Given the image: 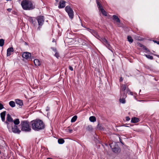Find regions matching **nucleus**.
I'll return each mask as SVG.
<instances>
[{
    "label": "nucleus",
    "mask_w": 159,
    "mask_h": 159,
    "mask_svg": "<svg viewBox=\"0 0 159 159\" xmlns=\"http://www.w3.org/2000/svg\"><path fill=\"white\" fill-rule=\"evenodd\" d=\"M89 120L91 122H94L96 121V118L94 116H91L90 117Z\"/></svg>",
    "instance_id": "obj_22"
},
{
    "label": "nucleus",
    "mask_w": 159,
    "mask_h": 159,
    "mask_svg": "<svg viewBox=\"0 0 159 159\" xmlns=\"http://www.w3.org/2000/svg\"><path fill=\"white\" fill-rule=\"evenodd\" d=\"M65 10L68 13L70 18L71 19H72L74 16V12L70 7L69 6H66L65 8Z\"/></svg>",
    "instance_id": "obj_5"
},
{
    "label": "nucleus",
    "mask_w": 159,
    "mask_h": 159,
    "mask_svg": "<svg viewBox=\"0 0 159 159\" xmlns=\"http://www.w3.org/2000/svg\"><path fill=\"white\" fill-rule=\"evenodd\" d=\"M67 130V131L69 132L70 133H72L73 131V129H70L69 127H68Z\"/></svg>",
    "instance_id": "obj_32"
},
{
    "label": "nucleus",
    "mask_w": 159,
    "mask_h": 159,
    "mask_svg": "<svg viewBox=\"0 0 159 159\" xmlns=\"http://www.w3.org/2000/svg\"><path fill=\"white\" fill-rule=\"evenodd\" d=\"M118 25V26H119V27H120V26H121L120 25H119H119Z\"/></svg>",
    "instance_id": "obj_47"
},
{
    "label": "nucleus",
    "mask_w": 159,
    "mask_h": 159,
    "mask_svg": "<svg viewBox=\"0 0 159 159\" xmlns=\"http://www.w3.org/2000/svg\"><path fill=\"white\" fill-rule=\"evenodd\" d=\"M36 20L38 21L39 25H42L44 22V17L42 16H39L36 17Z\"/></svg>",
    "instance_id": "obj_8"
},
{
    "label": "nucleus",
    "mask_w": 159,
    "mask_h": 159,
    "mask_svg": "<svg viewBox=\"0 0 159 159\" xmlns=\"http://www.w3.org/2000/svg\"><path fill=\"white\" fill-rule=\"evenodd\" d=\"M9 105L12 107H15L16 105L15 102L13 101H10L9 102Z\"/></svg>",
    "instance_id": "obj_21"
},
{
    "label": "nucleus",
    "mask_w": 159,
    "mask_h": 159,
    "mask_svg": "<svg viewBox=\"0 0 159 159\" xmlns=\"http://www.w3.org/2000/svg\"><path fill=\"white\" fill-rule=\"evenodd\" d=\"M88 128L89 129V130H91L92 129V127L91 126H89L88 127Z\"/></svg>",
    "instance_id": "obj_39"
},
{
    "label": "nucleus",
    "mask_w": 159,
    "mask_h": 159,
    "mask_svg": "<svg viewBox=\"0 0 159 159\" xmlns=\"http://www.w3.org/2000/svg\"><path fill=\"white\" fill-rule=\"evenodd\" d=\"M51 49H52V50L55 52H57V50L56 49L54 48H51Z\"/></svg>",
    "instance_id": "obj_35"
},
{
    "label": "nucleus",
    "mask_w": 159,
    "mask_h": 159,
    "mask_svg": "<svg viewBox=\"0 0 159 159\" xmlns=\"http://www.w3.org/2000/svg\"><path fill=\"white\" fill-rule=\"evenodd\" d=\"M1 153V151H0V154Z\"/></svg>",
    "instance_id": "obj_51"
},
{
    "label": "nucleus",
    "mask_w": 159,
    "mask_h": 159,
    "mask_svg": "<svg viewBox=\"0 0 159 159\" xmlns=\"http://www.w3.org/2000/svg\"><path fill=\"white\" fill-rule=\"evenodd\" d=\"M98 128L100 129H102L101 128V126L99 124L98 125Z\"/></svg>",
    "instance_id": "obj_37"
},
{
    "label": "nucleus",
    "mask_w": 159,
    "mask_h": 159,
    "mask_svg": "<svg viewBox=\"0 0 159 159\" xmlns=\"http://www.w3.org/2000/svg\"><path fill=\"white\" fill-rule=\"evenodd\" d=\"M127 39L128 41L130 43H131L133 42V40L132 38L130 36H128L127 37Z\"/></svg>",
    "instance_id": "obj_25"
},
{
    "label": "nucleus",
    "mask_w": 159,
    "mask_h": 159,
    "mask_svg": "<svg viewBox=\"0 0 159 159\" xmlns=\"http://www.w3.org/2000/svg\"><path fill=\"white\" fill-rule=\"evenodd\" d=\"M111 144H110V146L111 149H112V150L113 152L115 153H117L119 152H120V149L119 148L118 146H115L114 147L112 148V145Z\"/></svg>",
    "instance_id": "obj_10"
},
{
    "label": "nucleus",
    "mask_w": 159,
    "mask_h": 159,
    "mask_svg": "<svg viewBox=\"0 0 159 159\" xmlns=\"http://www.w3.org/2000/svg\"><path fill=\"white\" fill-rule=\"evenodd\" d=\"M15 102L17 104L19 105V106H21L23 105V103L21 100L16 99L15 100Z\"/></svg>",
    "instance_id": "obj_17"
},
{
    "label": "nucleus",
    "mask_w": 159,
    "mask_h": 159,
    "mask_svg": "<svg viewBox=\"0 0 159 159\" xmlns=\"http://www.w3.org/2000/svg\"><path fill=\"white\" fill-rule=\"evenodd\" d=\"M100 10L102 14L105 16H106L107 15V13L105 10L103 8H101V9H99Z\"/></svg>",
    "instance_id": "obj_23"
},
{
    "label": "nucleus",
    "mask_w": 159,
    "mask_h": 159,
    "mask_svg": "<svg viewBox=\"0 0 159 159\" xmlns=\"http://www.w3.org/2000/svg\"><path fill=\"white\" fill-rule=\"evenodd\" d=\"M31 122L32 129L35 131H39L45 127L44 124L41 120H34L31 121Z\"/></svg>",
    "instance_id": "obj_1"
},
{
    "label": "nucleus",
    "mask_w": 159,
    "mask_h": 159,
    "mask_svg": "<svg viewBox=\"0 0 159 159\" xmlns=\"http://www.w3.org/2000/svg\"><path fill=\"white\" fill-rule=\"evenodd\" d=\"M128 88H127L125 84H122L120 86V95L127 94L126 93H125V91L126 92L127 89Z\"/></svg>",
    "instance_id": "obj_9"
},
{
    "label": "nucleus",
    "mask_w": 159,
    "mask_h": 159,
    "mask_svg": "<svg viewBox=\"0 0 159 159\" xmlns=\"http://www.w3.org/2000/svg\"><path fill=\"white\" fill-rule=\"evenodd\" d=\"M139 120L138 118L134 117L132 118L131 122L133 123H136L138 122Z\"/></svg>",
    "instance_id": "obj_19"
},
{
    "label": "nucleus",
    "mask_w": 159,
    "mask_h": 159,
    "mask_svg": "<svg viewBox=\"0 0 159 159\" xmlns=\"http://www.w3.org/2000/svg\"><path fill=\"white\" fill-rule=\"evenodd\" d=\"M21 130L25 132H30L31 130L29 123L26 121H22L21 122Z\"/></svg>",
    "instance_id": "obj_3"
},
{
    "label": "nucleus",
    "mask_w": 159,
    "mask_h": 159,
    "mask_svg": "<svg viewBox=\"0 0 159 159\" xmlns=\"http://www.w3.org/2000/svg\"><path fill=\"white\" fill-rule=\"evenodd\" d=\"M120 98L119 99L120 102L122 104L125 103V98L127 97V94L120 95Z\"/></svg>",
    "instance_id": "obj_11"
},
{
    "label": "nucleus",
    "mask_w": 159,
    "mask_h": 159,
    "mask_svg": "<svg viewBox=\"0 0 159 159\" xmlns=\"http://www.w3.org/2000/svg\"><path fill=\"white\" fill-rule=\"evenodd\" d=\"M4 123L7 124V127H8V125L10 126L13 124V119L9 114L7 115L6 121H4Z\"/></svg>",
    "instance_id": "obj_7"
},
{
    "label": "nucleus",
    "mask_w": 159,
    "mask_h": 159,
    "mask_svg": "<svg viewBox=\"0 0 159 159\" xmlns=\"http://www.w3.org/2000/svg\"><path fill=\"white\" fill-rule=\"evenodd\" d=\"M123 80V79L122 77H121L120 79V81H122Z\"/></svg>",
    "instance_id": "obj_40"
},
{
    "label": "nucleus",
    "mask_w": 159,
    "mask_h": 159,
    "mask_svg": "<svg viewBox=\"0 0 159 159\" xmlns=\"http://www.w3.org/2000/svg\"><path fill=\"white\" fill-rule=\"evenodd\" d=\"M126 126V127H129V126Z\"/></svg>",
    "instance_id": "obj_52"
},
{
    "label": "nucleus",
    "mask_w": 159,
    "mask_h": 159,
    "mask_svg": "<svg viewBox=\"0 0 159 159\" xmlns=\"http://www.w3.org/2000/svg\"><path fill=\"white\" fill-rule=\"evenodd\" d=\"M54 56L57 58H58V57H59V54L57 52H55V53L54 55Z\"/></svg>",
    "instance_id": "obj_33"
},
{
    "label": "nucleus",
    "mask_w": 159,
    "mask_h": 159,
    "mask_svg": "<svg viewBox=\"0 0 159 159\" xmlns=\"http://www.w3.org/2000/svg\"><path fill=\"white\" fill-rule=\"evenodd\" d=\"M6 111H4L0 113V116L1 120L3 122H4L5 120V116L6 115Z\"/></svg>",
    "instance_id": "obj_16"
},
{
    "label": "nucleus",
    "mask_w": 159,
    "mask_h": 159,
    "mask_svg": "<svg viewBox=\"0 0 159 159\" xmlns=\"http://www.w3.org/2000/svg\"><path fill=\"white\" fill-rule=\"evenodd\" d=\"M49 110V108L48 107H47V108H46V111H48V110Z\"/></svg>",
    "instance_id": "obj_41"
},
{
    "label": "nucleus",
    "mask_w": 159,
    "mask_h": 159,
    "mask_svg": "<svg viewBox=\"0 0 159 159\" xmlns=\"http://www.w3.org/2000/svg\"><path fill=\"white\" fill-rule=\"evenodd\" d=\"M55 42V39H53V41H52V42Z\"/></svg>",
    "instance_id": "obj_46"
},
{
    "label": "nucleus",
    "mask_w": 159,
    "mask_h": 159,
    "mask_svg": "<svg viewBox=\"0 0 159 159\" xmlns=\"http://www.w3.org/2000/svg\"><path fill=\"white\" fill-rule=\"evenodd\" d=\"M34 65L36 66H39L40 65V62L38 59H34Z\"/></svg>",
    "instance_id": "obj_18"
},
{
    "label": "nucleus",
    "mask_w": 159,
    "mask_h": 159,
    "mask_svg": "<svg viewBox=\"0 0 159 159\" xmlns=\"http://www.w3.org/2000/svg\"><path fill=\"white\" fill-rule=\"evenodd\" d=\"M157 57H159V55H157Z\"/></svg>",
    "instance_id": "obj_49"
},
{
    "label": "nucleus",
    "mask_w": 159,
    "mask_h": 159,
    "mask_svg": "<svg viewBox=\"0 0 159 159\" xmlns=\"http://www.w3.org/2000/svg\"><path fill=\"white\" fill-rule=\"evenodd\" d=\"M141 91V90H140L139 92H140Z\"/></svg>",
    "instance_id": "obj_50"
},
{
    "label": "nucleus",
    "mask_w": 159,
    "mask_h": 159,
    "mask_svg": "<svg viewBox=\"0 0 159 159\" xmlns=\"http://www.w3.org/2000/svg\"><path fill=\"white\" fill-rule=\"evenodd\" d=\"M65 141L63 139H59L58 140V142L60 144H62Z\"/></svg>",
    "instance_id": "obj_26"
},
{
    "label": "nucleus",
    "mask_w": 159,
    "mask_h": 159,
    "mask_svg": "<svg viewBox=\"0 0 159 159\" xmlns=\"http://www.w3.org/2000/svg\"><path fill=\"white\" fill-rule=\"evenodd\" d=\"M29 21L35 26L37 24L36 18L35 17H30L28 19Z\"/></svg>",
    "instance_id": "obj_12"
},
{
    "label": "nucleus",
    "mask_w": 159,
    "mask_h": 159,
    "mask_svg": "<svg viewBox=\"0 0 159 159\" xmlns=\"http://www.w3.org/2000/svg\"><path fill=\"white\" fill-rule=\"evenodd\" d=\"M145 49L147 51L149 52V50L148 48H145Z\"/></svg>",
    "instance_id": "obj_43"
},
{
    "label": "nucleus",
    "mask_w": 159,
    "mask_h": 159,
    "mask_svg": "<svg viewBox=\"0 0 159 159\" xmlns=\"http://www.w3.org/2000/svg\"><path fill=\"white\" fill-rule=\"evenodd\" d=\"M7 11H11V9H7Z\"/></svg>",
    "instance_id": "obj_44"
},
{
    "label": "nucleus",
    "mask_w": 159,
    "mask_h": 159,
    "mask_svg": "<svg viewBox=\"0 0 159 159\" xmlns=\"http://www.w3.org/2000/svg\"><path fill=\"white\" fill-rule=\"evenodd\" d=\"M7 128L10 132H12L15 134H19L21 132L18 126L16 125H14L13 124L10 126L8 125Z\"/></svg>",
    "instance_id": "obj_4"
},
{
    "label": "nucleus",
    "mask_w": 159,
    "mask_h": 159,
    "mask_svg": "<svg viewBox=\"0 0 159 159\" xmlns=\"http://www.w3.org/2000/svg\"><path fill=\"white\" fill-rule=\"evenodd\" d=\"M13 122L14 123V125H17L20 123L19 120L18 119H16L14 121L13 120Z\"/></svg>",
    "instance_id": "obj_24"
},
{
    "label": "nucleus",
    "mask_w": 159,
    "mask_h": 159,
    "mask_svg": "<svg viewBox=\"0 0 159 159\" xmlns=\"http://www.w3.org/2000/svg\"><path fill=\"white\" fill-rule=\"evenodd\" d=\"M21 5L23 9L25 10H31L35 8V5L32 1L25 0L21 3Z\"/></svg>",
    "instance_id": "obj_2"
},
{
    "label": "nucleus",
    "mask_w": 159,
    "mask_h": 159,
    "mask_svg": "<svg viewBox=\"0 0 159 159\" xmlns=\"http://www.w3.org/2000/svg\"><path fill=\"white\" fill-rule=\"evenodd\" d=\"M77 119V116H74L71 119V122H75Z\"/></svg>",
    "instance_id": "obj_27"
},
{
    "label": "nucleus",
    "mask_w": 159,
    "mask_h": 159,
    "mask_svg": "<svg viewBox=\"0 0 159 159\" xmlns=\"http://www.w3.org/2000/svg\"><path fill=\"white\" fill-rule=\"evenodd\" d=\"M4 43V40L3 39H0V46L2 47L3 46Z\"/></svg>",
    "instance_id": "obj_28"
},
{
    "label": "nucleus",
    "mask_w": 159,
    "mask_h": 159,
    "mask_svg": "<svg viewBox=\"0 0 159 159\" xmlns=\"http://www.w3.org/2000/svg\"><path fill=\"white\" fill-rule=\"evenodd\" d=\"M113 20H115L117 22L120 23V21L118 17L116 15L113 16Z\"/></svg>",
    "instance_id": "obj_20"
},
{
    "label": "nucleus",
    "mask_w": 159,
    "mask_h": 159,
    "mask_svg": "<svg viewBox=\"0 0 159 159\" xmlns=\"http://www.w3.org/2000/svg\"><path fill=\"white\" fill-rule=\"evenodd\" d=\"M130 120V118L128 116L126 117V120L127 121H128Z\"/></svg>",
    "instance_id": "obj_38"
},
{
    "label": "nucleus",
    "mask_w": 159,
    "mask_h": 159,
    "mask_svg": "<svg viewBox=\"0 0 159 159\" xmlns=\"http://www.w3.org/2000/svg\"><path fill=\"white\" fill-rule=\"evenodd\" d=\"M4 108L2 104L0 103V110Z\"/></svg>",
    "instance_id": "obj_34"
},
{
    "label": "nucleus",
    "mask_w": 159,
    "mask_h": 159,
    "mask_svg": "<svg viewBox=\"0 0 159 159\" xmlns=\"http://www.w3.org/2000/svg\"><path fill=\"white\" fill-rule=\"evenodd\" d=\"M144 56L149 59L152 60L153 59V57L150 55L145 54Z\"/></svg>",
    "instance_id": "obj_29"
},
{
    "label": "nucleus",
    "mask_w": 159,
    "mask_h": 159,
    "mask_svg": "<svg viewBox=\"0 0 159 159\" xmlns=\"http://www.w3.org/2000/svg\"><path fill=\"white\" fill-rule=\"evenodd\" d=\"M154 42L157 43L158 44H159V41H154Z\"/></svg>",
    "instance_id": "obj_42"
},
{
    "label": "nucleus",
    "mask_w": 159,
    "mask_h": 159,
    "mask_svg": "<svg viewBox=\"0 0 159 159\" xmlns=\"http://www.w3.org/2000/svg\"><path fill=\"white\" fill-rule=\"evenodd\" d=\"M69 69L71 71H73V67L70 66H69Z\"/></svg>",
    "instance_id": "obj_36"
},
{
    "label": "nucleus",
    "mask_w": 159,
    "mask_h": 159,
    "mask_svg": "<svg viewBox=\"0 0 159 159\" xmlns=\"http://www.w3.org/2000/svg\"><path fill=\"white\" fill-rule=\"evenodd\" d=\"M30 53L28 52H24L23 53L22 56V57L26 59H29L31 56Z\"/></svg>",
    "instance_id": "obj_13"
},
{
    "label": "nucleus",
    "mask_w": 159,
    "mask_h": 159,
    "mask_svg": "<svg viewBox=\"0 0 159 159\" xmlns=\"http://www.w3.org/2000/svg\"><path fill=\"white\" fill-rule=\"evenodd\" d=\"M66 2L63 0L60 1L59 3V5L58 6V8H64L66 5Z\"/></svg>",
    "instance_id": "obj_14"
},
{
    "label": "nucleus",
    "mask_w": 159,
    "mask_h": 159,
    "mask_svg": "<svg viewBox=\"0 0 159 159\" xmlns=\"http://www.w3.org/2000/svg\"><path fill=\"white\" fill-rule=\"evenodd\" d=\"M47 159H53L52 158H47Z\"/></svg>",
    "instance_id": "obj_45"
},
{
    "label": "nucleus",
    "mask_w": 159,
    "mask_h": 159,
    "mask_svg": "<svg viewBox=\"0 0 159 159\" xmlns=\"http://www.w3.org/2000/svg\"><path fill=\"white\" fill-rule=\"evenodd\" d=\"M97 4L99 10L102 7L100 3L98 0H97Z\"/></svg>",
    "instance_id": "obj_30"
},
{
    "label": "nucleus",
    "mask_w": 159,
    "mask_h": 159,
    "mask_svg": "<svg viewBox=\"0 0 159 159\" xmlns=\"http://www.w3.org/2000/svg\"><path fill=\"white\" fill-rule=\"evenodd\" d=\"M14 51L13 48L12 47H11L8 48L7 50V56H9L11 54V52Z\"/></svg>",
    "instance_id": "obj_15"
},
{
    "label": "nucleus",
    "mask_w": 159,
    "mask_h": 159,
    "mask_svg": "<svg viewBox=\"0 0 159 159\" xmlns=\"http://www.w3.org/2000/svg\"><path fill=\"white\" fill-rule=\"evenodd\" d=\"M100 40L103 44L109 50H110L112 53L113 51L111 48V47L109 43L107 40L105 38H101Z\"/></svg>",
    "instance_id": "obj_6"
},
{
    "label": "nucleus",
    "mask_w": 159,
    "mask_h": 159,
    "mask_svg": "<svg viewBox=\"0 0 159 159\" xmlns=\"http://www.w3.org/2000/svg\"><path fill=\"white\" fill-rule=\"evenodd\" d=\"M128 92H129V94L131 95H133V93L132 92H131L128 88H127L126 90V93H128Z\"/></svg>",
    "instance_id": "obj_31"
},
{
    "label": "nucleus",
    "mask_w": 159,
    "mask_h": 159,
    "mask_svg": "<svg viewBox=\"0 0 159 159\" xmlns=\"http://www.w3.org/2000/svg\"><path fill=\"white\" fill-rule=\"evenodd\" d=\"M56 0V2H58V0Z\"/></svg>",
    "instance_id": "obj_48"
}]
</instances>
